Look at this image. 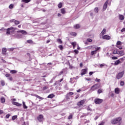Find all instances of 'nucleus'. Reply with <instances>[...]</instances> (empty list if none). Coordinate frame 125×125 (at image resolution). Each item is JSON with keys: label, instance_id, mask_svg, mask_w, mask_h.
<instances>
[{"label": "nucleus", "instance_id": "obj_36", "mask_svg": "<svg viewBox=\"0 0 125 125\" xmlns=\"http://www.w3.org/2000/svg\"><path fill=\"white\" fill-rule=\"evenodd\" d=\"M1 85H2V86L5 85V83H4V81H1Z\"/></svg>", "mask_w": 125, "mask_h": 125}, {"label": "nucleus", "instance_id": "obj_22", "mask_svg": "<svg viewBox=\"0 0 125 125\" xmlns=\"http://www.w3.org/2000/svg\"><path fill=\"white\" fill-rule=\"evenodd\" d=\"M106 33V29H104L101 33V36H104Z\"/></svg>", "mask_w": 125, "mask_h": 125}, {"label": "nucleus", "instance_id": "obj_29", "mask_svg": "<svg viewBox=\"0 0 125 125\" xmlns=\"http://www.w3.org/2000/svg\"><path fill=\"white\" fill-rule=\"evenodd\" d=\"M1 103H4V102H5V99H4V98H3V97H1Z\"/></svg>", "mask_w": 125, "mask_h": 125}, {"label": "nucleus", "instance_id": "obj_43", "mask_svg": "<svg viewBox=\"0 0 125 125\" xmlns=\"http://www.w3.org/2000/svg\"><path fill=\"white\" fill-rule=\"evenodd\" d=\"M57 41H58V42H59V43H62V41H61V39H58Z\"/></svg>", "mask_w": 125, "mask_h": 125}, {"label": "nucleus", "instance_id": "obj_60", "mask_svg": "<svg viewBox=\"0 0 125 125\" xmlns=\"http://www.w3.org/2000/svg\"><path fill=\"white\" fill-rule=\"evenodd\" d=\"M3 113V111L1 110H0V114H2Z\"/></svg>", "mask_w": 125, "mask_h": 125}, {"label": "nucleus", "instance_id": "obj_50", "mask_svg": "<svg viewBox=\"0 0 125 125\" xmlns=\"http://www.w3.org/2000/svg\"><path fill=\"white\" fill-rule=\"evenodd\" d=\"M95 82H98V83L100 82V79L96 78L95 79Z\"/></svg>", "mask_w": 125, "mask_h": 125}, {"label": "nucleus", "instance_id": "obj_9", "mask_svg": "<svg viewBox=\"0 0 125 125\" xmlns=\"http://www.w3.org/2000/svg\"><path fill=\"white\" fill-rule=\"evenodd\" d=\"M96 46V45H90L89 46H87L85 48V49H93L94 50V48Z\"/></svg>", "mask_w": 125, "mask_h": 125}, {"label": "nucleus", "instance_id": "obj_10", "mask_svg": "<svg viewBox=\"0 0 125 125\" xmlns=\"http://www.w3.org/2000/svg\"><path fill=\"white\" fill-rule=\"evenodd\" d=\"M10 22H11V23H15V24L16 25H18V24H19L20 23V22H19V21H16L15 20H12L10 21Z\"/></svg>", "mask_w": 125, "mask_h": 125}, {"label": "nucleus", "instance_id": "obj_8", "mask_svg": "<svg viewBox=\"0 0 125 125\" xmlns=\"http://www.w3.org/2000/svg\"><path fill=\"white\" fill-rule=\"evenodd\" d=\"M102 100L100 99H96L95 100V103L96 104H100V103H102Z\"/></svg>", "mask_w": 125, "mask_h": 125}, {"label": "nucleus", "instance_id": "obj_3", "mask_svg": "<svg viewBox=\"0 0 125 125\" xmlns=\"http://www.w3.org/2000/svg\"><path fill=\"white\" fill-rule=\"evenodd\" d=\"M100 86V85L99 84H96L94 85H93L90 89V90L91 91H94L95 89H97V88H99V87Z\"/></svg>", "mask_w": 125, "mask_h": 125}, {"label": "nucleus", "instance_id": "obj_1", "mask_svg": "<svg viewBox=\"0 0 125 125\" xmlns=\"http://www.w3.org/2000/svg\"><path fill=\"white\" fill-rule=\"evenodd\" d=\"M15 29L14 27H10L6 29V35H10L11 33L14 32Z\"/></svg>", "mask_w": 125, "mask_h": 125}, {"label": "nucleus", "instance_id": "obj_32", "mask_svg": "<svg viewBox=\"0 0 125 125\" xmlns=\"http://www.w3.org/2000/svg\"><path fill=\"white\" fill-rule=\"evenodd\" d=\"M22 1L25 2V3H28V2H30V1H31V0H22Z\"/></svg>", "mask_w": 125, "mask_h": 125}, {"label": "nucleus", "instance_id": "obj_45", "mask_svg": "<svg viewBox=\"0 0 125 125\" xmlns=\"http://www.w3.org/2000/svg\"><path fill=\"white\" fill-rule=\"evenodd\" d=\"M104 66H105V64H104V63L101 64L100 65V67L101 68H102V67H104Z\"/></svg>", "mask_w": 125, "mask_h": 125}, {"label": "nucleus", "instance_id": "obj_21", "mask_svg": "<svg viewBox=\"0 0 125 125\" xmlns=\"http://www.w3.org/2000/svg\"><path fill=\"white\" fill-rule=\"evenodd\" d=\"M87 70L86 69H83L82 71V73H81V75H85V74H86V72H87Z\"/></svg>", "mask_w": 125, "mask_h": 125}, {"label": "nucleus", "instance_id": "obj_26", "mask_svg": "<svg viewBox=\"0 0 125 125\" xmlns=\"http://www.w3.org/2000/svg\"><path fill=\"white\" fill-rule=\"evenodd\" d=\"M118 53H119V51H118V50L117 49H115L113 52V54H118Z\"/></svg>", "mask_w": 125, "mask_h": 125}, {"label": "nucleus", "instance_id": "obj_6", "mask_svg": "<svg viewBox=\"0 0 125 125\" xmlns=\"http://www.w3.org/2000/svg\"><path fill=\"white\" fill-rule=\"evenodd\" d=\"M85 103V100H83L80 101L77 103L78 106H82V105H83Z\"/></svg>", "mask_w": 125, "mask_h": 125}, {"label": "nucleus", "instance_id": "obj_28", "mask_svg": "<svg viewBox=\"0 0 125 125\" xmlns=\"http://www.w3.org/2000/svg\"><path fill=\"white\" fill-rule=\"evenodd\" d=\"M13 7H14V4H11L9 6V8L10 9H12V8H13Z\"/></svg>", "mask_w": 125, "mask_h": 125}, {"label": "nucleus", "instance_id": "obj_31", "mask_svg": "<svg viewBox=\"0 0 125 125\" xmlns=\"http://www.w3.org/2000/svg\"><path fill=\"white\" fill-rule=\"evenodd\" d=\"M70 35L71 36H74V37H76V36H77V33L76 32H72L70 33Z\"/></svg>", "mask_w": 125, "mask_h": 125}, {"label": "nucleus", "instance_id": "obj_4", "mask_svg": "<svg viewBox=\"0 0 125 125\" xmlns=\"http://www.w3.org/2000/svg\"><path fill=\"white\" fill-rule=\"evenodd\" d=\"M123 43L121 41L117 42L116 46L119 49H123Z\"/></svg>", "mask_w": 125, "mask_h": 125}, {"label": "nucleus", "instance_id": "obj_54", "mask_svg": "<svg viewBox=\"0 0 125 125\" xmlns=\"http://www.w3.org/2000/svg\"><path fill=\"white\" fill-rule=\"evenodd\" d=\"M9 117H10V115H9V114H7L6 115V118L7 119H8V118H9Z\"/></svg>", "mask_w": 125, "mask_h": 125}, {"label": "nucleus", "instance_id": "obj_33", "mask_svg": "<svg viewBox=\"0 0 125 125\" xmlns=\"http://www.w3.org/2000/svg\"><path fill=\"white\" fill-rule=\"evenodd\" d=\"M58 6L59 8H61V7H62V3H59V4L58 5Z\"/></svg>", "mask_w": 125, "mask_h": 125}, {"label": "nucleus", "instance_id": "obj_41", "mask_svg": "<svg viewBox=\"0 0 125 125\" xmlns=\"http://www.w3.org/2000/svg\"><path fill=\"white\" fill-rule=\"evenodd\" d=\"M74 52L76 54H78V53H79V51H78V50H74Z\"/></svg>", "mask_w": 125, "mask_h": 125}, {"label": "nucleus", "instance_id": "obj_47", "mask_svg": "<svg viewBox=\"0 0 125 125\" xmlns=\"http://www.w3.org/2000/svg\"><path fill=\"white\" fill-rule=\"evenodd\" d=\"M59 48H60L61 50H62L63 49V46L62 45H59Z\"/></svg>", "mask_w": 125, "mask_h": 125}, {"label": "nucleus", "instance_id": "obj_48", "mask_svg": "<svg viewBox=\"0 0 125 125\" xmlns=\"http://www.w3.org/2000/svg\"><path fill=\"white\" fill-rule=\"evenodd\" d=\"M102 92V90H101V89H99L98 91V93L100 94Z\"/></svg>", "mask_w": 125, "mask_h": 125}, {"label": "nucleus", "instance_id": "obj_27", "mask_svg": "<svg viewBox=\"0 0 125 125\" xmlns=\"http://www.w3.org/2000/svg\"><path fill=\"white\" fill-rule=\"evenodd\" d=\"M11 74H16L17 73V71L16 70H13L10 71Z\"/></svg>", "mask_w": 125, "mask_h": 125}, {"label": "nucleus", "instance_id": "obj_24", "mask_svg": "<svg viewBox=\"0 0 125 125\" xmlns=\"http://www.w3.org/2000/svg\"><path fill=\"white\" fill-rule=\"evenodd\" d=\"M22 104H23V107L24 108V109H28V106L26 105L25 102H23Z\"/></svg>", "mask_w": 125, "mask_h": 125}, {"label": "nucleus", "instance_id": "obj_34", "mask_svg": "<svg viewBox=\"0 0 125 125\" xmlns=\"http://www.w3.org/2000/svg\"><path fill=\"white\" fill-rule=\"evenodd\" d=\"M94 12L96 13H97V12H98V8L96 7L94 9Z\"/></svg>", "mask_w": 125, "mask_h": 125}, {"label": "nucleus", "instance_id": "obj_17", "mask_svg": "<svg viewBox=\"0 0 125 125\" xmlns=\"http://www.w3.org/2000/svg\"><path fill=\"white\" fill-rule=\"evenodd\" d=\"M18 33H21L22 35H27V32L25 30H20L17 31Z\"/></svg>", "mask_w": 125, "mask_h": 125}, {"label": "nucleus", "instance_id": "obj_23", "mask_svg": "<svg viewBox=\"0 0 125 125\" xmlns=\"http://www.w3.org/2000/svg\"><path fill=\"white\" fill-rule=\"evenodd\" d=\"M61 13H62V14H65V13H66V11L65 10L64 8H62L61 10Z\"/></svg>", "mask_w": 125, "mask_h": 125}, {"label": "nucleus", "instance_id": "obj_40", "mask_svg": "<svg viewBox=\"0 0 125 125\" xmlns=\"http://www.w3.org/2000/svg\"><path fill=\"white\" fill-rule=\"evenodd\" d=\"M17 118V116H13V117H12L13 121H14V120H15Z\"/></svg>", "mask_w": 125, "mask_h": 125}, {"label": "nucleus", "instance_id": "obj_42", "mask_svg": "<svg viewBox=\"0 0 125 125\" xmlns=\"http://www.w3.org/2000/svg\"><path fill=\"white\" fill-rule=\"evenodd\" d=\"M87 42H92V40H91L90 39H87Z\"/></svg>", "mask_w": 125, "mask_h": 125}, {"label": "nucleus", "instance_id": "obj_11", "mask_svg": "<svg viewBox=\"0 0 125 125\" xmlns=\"http://www.w3.org/2000/svg\"><path fill=\"white\" fill-rule=\"evenodd\" d=\"M103 39L104 40H110L111 37H110L109 35H106L103 36Z\"/></svg>", "mask_w": 125, "mask_h": 125}, {"label": "nucleus", "instance_id": "obj_52", "mask_svg": "<svg viewBox=\"0 0 125 125\" xmlns=\"http://www.w3.org/2000/svg\"><path fill=\"white\" fill-rule=\"evenodd\" d=\"M70 96L67 94V95H66V99H69V98H70V97H69Z\"/></svg>", "mask_w": 125, "mask_h": 125}, {"label": "nucleus", "instance_id": "obj_64", "mask_svg": "<svg viewBox=\"0 0 125 125\" xmlns=\"http://www.w3.org/2000/svg\"><path fill=\"white\" fill-rule=\"evenodd\" d=\"M80 65V67H83V63H81Z\"/></svg>", "mask_w": 125, "mask_h": 125}, {"label": "nucleus", "instance_id": "obj_46", "mask_svg": "<svg viewBox=\"0 0 125 125\" xmlns=\"http://www.w3.org/2000/svg\"><path fill=\"white\" fill-rule=\"evenodd\" d=\"M69 96H72V95H74V93L72 92H69L68 94Z\"/></svg>", "mask_w": 125, "mask_h": 125}, {"label": "nucleus", "instance_id": "obj_18", "mask_svg": "<svg viewBox=\"0 0 125 125\" xmlns=\"http://www.w3.org/2000/svg\"><path fill=\"white\" fill-rule=\"evenodd\" d=\"M115 93L116 94H119L120 93V88H116L115 89Z\"/></svg>", "mask_w": 125, "mask_h": 125}, {"label": "nucleus", "instance_id": "obj_63", "mask_svg": "<svg viewBox=\"0 0 125 125\" xmlns=\"http://www.w3.org/2000/svg\"><path fill=\"white\" fill-rule=\"evenodd\" d=\"M80 91H82V90L79 89V90H77V92H80Z\"/></svg>", "mask_w": 125, "mask_h": 125}, {"label": "nucleus", "instance_id": "obj_7", "mask_svg": "<svg viewBox=\"0 0 125 125\" xmlns=\"http://www.w3.org/2000/svg\"><path fill=\"white\" fill-rule=\"evenodd\" d=\"M38 120L39 122H42L43 121V115H40L38 117Z\"/></svg>", "mask_w": 125, "mask_h": 125}, {"label": "nucleus", "instance_id": "obj_20", "mask_svg": "<svg viewBox=\"0 0 125 125\" xmlns=\"http://www.w3.org/2000/svg\"><path fill=\"white\" fill-rule=\"evenodd\" d=\"M119 18L120 20H125V17L122 15H119Z\"/></svg>", "mask_w": 125, "mask_h": 125}, {"label": "nucleus", "instance_id": "obj_61", "mask_svg": "<svg viewBox=\"0 0 125 125\" xmlns=\"http://www.w3.org/2000/svg\"><path fill=\"white\" fill-rule=\"evenodd\" d=\"M87 110H88V111H91V109L90 108V107H88Z\"/></svg>", "mask_w": 125, "mask_h": 125}, {"label": "nucleus", "instance_id": "obj_59", "mask_svg": "<svg viewBox=\"0 0 125 125\" xmlns=\"http://www.w3.org/2000/svg\"><path fill=\"white\" fill-rule=\"evenodd\" d=\"M89 74L90 76H91L92 75V74H93V72H90Z\"/></svg>", "mask_w": 125, "mask_h": 125}, {"label": "nucleus", "instance_id": "obj_5", "mask_svg": "<svg viewBox=\"0 0 125 125\" xmlns=\"http://www.w3.org/2000/svg\"><path fill=\"white\" fill-rule=\"evenodd\" d=\"M124 71L119 73L116 76V79H117V80H120V79H122V78L124 77Z\"/></svg>", "mask_w": 125, "mask_h": 125}, {"label": "nucleus", "instance_id": "obj_12", "mask_svg": "<svg viewBox=\"0 0 125 125\" xmlns=\"http://www.w3.org/2000/svg\"><path fill=\"white\" fill-rule=\"evenodd\" d=\"M121 60H123V59H120L118 60H117L115 62L114 65H119V64H121L122 62H121Z\"/></svg>", "mask_w": 125, "mask_h": 125}, {"label": "nucleus", "instance_id": "obj_53", "mask_svg": "<svg viewBox=\"0 0 125 125\" xmlns=\"http://www.w3.org/2000/svg\"><path fill=\"white\" fill-rule=\"evenodd\" d=\"M104 124H105V122H102V123H101L98 125H104Z\"/></svg>", "mask_w": 125, "mask_h": 125}, {"label": "nucleus", "instance_id": "obj_56", "mask_svg": "<svg viewBox=\"0 0 125 125\" xmlns=\"http://www.w3.org/2000/svg\"><path fill=\"white\" fill-rule=\"evenodd\" d=\"M85 80H86V81H91L90 78H85Z\"/></svg>", "mask_w": 125, "mask_h": 125}, {"label": "nucleus", "instance_id": "obj_39", "mask_svg": "<svg viewBox=\"0 0 125 125\" xmlns=\"http://www.w3.org/2000/svg\"><path fill=\"white\" fill-rule=\"evenodd\" d=\"M112 59H113V60H117V59H118V57H112Z\"/></svg>", "mask_w": 125, "mask_h": 125}, {"label": "nucleus", "instance_id": "obj_13", "mask_svg": "<svg viewBox=\"0 0 125 125\" xmlns=\"http://www.w3.org/2000/svg\"><path fill=\"white\" fill-rule=\"evenodd\" d=\"M12 104L13 105H16V106H17L18 107H20L21 106H22V104H19V103H18L17 102H13Z\"/></svg>", "mask_w": 125, "mask_h": 125}, {"label": "nucleus", "instance_id": "obj_19", "mask_svg": "<svg viewBox=\"0 0 125 125\" xmlns=\"http://www.w3.org/2000/svg\"><path fill=\"white\" fill-rule=\"evenodd\" d=\"M74 29H80L81 28V26L79 24H77L74 25Z\"/></svg>", "mask_w": 125, "mask_h": 125}, {"label": "nucleus", "instance_id": "obj_16", "mask_svg": "<svg viewBox=\"0 0 125 125\" xmlns=\"http://www.w3.org/2000/svg\"><path fill=\"white\" fill-rule=\"evenodd\" d=\"M118 55L120 56H123V55H125V52L124 51H118Z\"/></svg>", "mask_w": 125, "mask_h": 125}, {"label": "nucleus", "instance_id": "obj_30", "mask_svg": "<svg viewBox=\"0 0 125 125\" xmlns=\"http://www.w3.org/2000/svg\"><path fill=\"white\" fill-rule=\"evenodd\" d=\"M54 95L53 94H51L49 96H48V98H53Z\"/></svg>", "mask_w": 125, "mask_h": 125}, {"label": "nucleus", "instance_id": "obj_62", "mask_svg": "<svg viewBox=\"0 0 125 125\" xmlns=\"http://www.w3.org/2000/svg\"><path fill=\"white\" fill-rule=\"evenodd\" d=\"M58 16L59 17H60L61 16V14H60V13L58 14Z\"/></svg>", "mask_w": 125, "mask_h": 125}, {"label": "nucleus", "instance_id": "obj_14", "mask_svg": "<svg viewBox=\"0 0 125 125\" xmlns=\"http://www.w3.org/2000/svg\"><path fill=\"white\" fill-rule=\"evenodd\" d=\"M108 4V0H107L104 4V7H103V10H106V9H107V5Z\"/></svg>", "mask_w": 125, "mask_h": 125}, {"label": "nucleus", "instance_id": "obj_35", "mask_svg": "<svg viewBox=\"0 0 125 125\" xmlns=\"http://www.w3.org/2000/svg\"><path fill=\"white\" fill-rule=\"evenodd\" d=\"M72 45L73 46H76L77 45V42H73L71 43Z\"/></svg>", "mask_w": 125, "mask_h": 125}, {"label": "nucleus", "instance_id": "obj_57", "mask_svg": "<svg viewBox=\"0 0 125 125\" xmlns=\"http://www.w3.org/2000/svg\"><path fill=\"white\" fill-rule=\"evenodd\" d=\"M125 28H123V29H122V30H121V32H125Z\"/></svg>", "mask_w": 125, "mask_h": 125}, {"label": "nucleus", "instance_id": "obj_25", "mask_svg": "<svg viewBox=\"0 0 125 125\" xmlns=\"http://www.w3.org/2000/svg\"><path fill=\"white\" fill-rule=\"evenodd\" d=\"M6 52V48H3L2 49V54H5Z\"/></svg>", "mask_w": 125, "mask_h": 125}, {"label": "nucleus", "instance_id": "obj_38", "mask_svg": "<svg viewBox=\"0 0 125 125\" xmlns=\"http://www.w3.org/2000/svg\"><path fill=\"white\" fill-rule=\"evenodd\" d=\"M125 84V82H124L123 81H121L120 82V85H122L123 86V85H124Z\"/></svg>", "mask_w": 125, "mask_h": 125}, {"label": "nucleus", "instance_id": "obj_51", "mask_svg": "<svg viewBox=\"0 0 125 125\" xmlns=\"http://www.w3.org/2000/svg\"><path fill=\"white\" fill-rule=\"evenodd\" d=\"M27 42L28 43H32V42H33V41H32V40H28Z\"/></svg>", "mask_w": 125, "mask_h": 125}, {"label": "nucleus", "instance_id": "obj_55", "mask_svg": "<svg viewBox=\"0 0 125 125\" xmlns=\"http://www.w3.org/2000/svg\"><path fill=\"white\" fill-rule=\"evenodd\" d=\"M69 68L70 69H74V66H73L72 65H69Z\"/></svg>", "mask_w": 125, "mask_h": 125}, {"label": "nucleus", "instance_id": "obj_37", "mask_svg": "<svg viewBox=\"0 0 125 125\" xmlns=\"http://www.w3.org/2000/svg\"><path fill=\"white\" fill-rule=\"evenodd\" d=\"M6 29L4 28H1L0 29V32H5Z\"/></svg>", "mask_w": 125, "mask_h": 125}, {"label": "nucleus", "instance_id": "obj_15", "mask_svg": "<svg viewBox=\"0 0 125 125\" xmlns=\"http://www.w3.org/2000/svg\"><path fill=\"white\" fill-rule=\"evenodd\" d=\"M5 77H6V78H8V80H9L10 81H12V77L10 76V74H6L5 75Z\"/></svg>", "mask_w": 125, "mask_h": 125}, {"label": "nucleus", "instance_id": "obj_2", "mask_svg": "<svg viewBox=\"0 0 125 125\" xmlns=\"http://www.w3.org/2000/svg\"><path fill=\"white\" fill-rule=\"evenodd\" d=\"M94 49H95V50L94 51H92L91 52V55L92 56L93 55H94V54H96V52L97 51H98V50H100L101 49V47H97V46H96L95 48H94Z\"/></svg>", "mask_w": 125, "mask_h": 125}, {"label": "nucleus", "instance_id": "obj_49", "mask_svg": "<svg viewBox=\"0 0 125 125\" xmlns=\"http://www.w3.org/2000/svg\"><path fill=\"white\" fill-rule=\"evenodd\" d=\"M36 97H37V98H39V99H43L42 98L38 96V95H36Z\"/></svg>", "mask_w": 125, "mask_h": 125}, {"label": "nucleus", "instance_id": "obj_58", "mask_svg": "<svg viewBox=\"0 0 125 125\" xmlns=\"http://www.w3.org/2000/svg\"><path fill=\"white\" fill-rule=\"evenodd\" d=\"M24 125H29V123H28V122H26L24 123Z\"/></svg>", "mask_w": 125, "mask_h": 125}, {"label": "nucleus", "instance_id": "obj_44", "mask_svg": "<svg viewBox=\"0 0 125 125\" xmlns=\"http://www.w3.org/2000/svg\"><path fill=\"white\" fill-rule=\"evenodd\" d=\"M73 118V115H70L68 117V120H71Z\"/></svg>", "mask_w": 125, "mask_h": 125}]
</instances>
